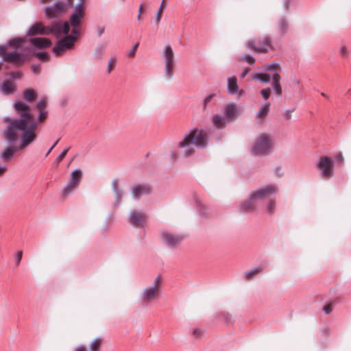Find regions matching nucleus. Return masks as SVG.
<instances>
[{
    "label": "nucleus",
    "instance_id": "obj_1",
    "mask_svg": "<svg viewBox=\"0 0 351 351\" xmlns=\"http://www.w3.org/2000/svg\"><path fill=\"white\" fill-rule=\"evenodd\" d=\"M4 123L6 124V128L3 132V135L7 141L12 144L21 136V144L16 147L10 145L5 147L0 153V159L3 162H8L14 156L16 151L21 150L29 145L34 140L32 136V124L31 122H26L25 119L21 121L10 119L9 117H4Z\"/></svg>",
    "mask_w": 351,
    "mask_h": 351
},
{
    "label": "nucleus",
    "instance_id": "obj_2",
    "mask_svg": "<svg viewBox=\"0 0 351 351\" xmlns=\"http://www.w3.org/2000/svg\"><path fill=\"white\" fill-rule=\"evenodd\" d=\"M84 16V8L82 5L77 6L75 12L69 18V21L56 23L51 27H45V34L51 33L57 37L67 35L71 27V35L78 38L81 29V22Z\"/></svg>",
    "mask_w": 351,
    "mask_h": 351
},
{
    "label": "nucleus",
    "instance_id": "obj_3",
    "mask_svg": "<svg viewBox=\"0 0 351 351\" xmlns=\"http://www.w3.org/2000/svg\"><path fill=\"white\" fill-rule=\"evenodd\" d=\"M43 34L44 25L41 23H36L28 31V40H25L23 38H16L10 40L6 46H14L16 49L25 47H30L32 49H41L44 48V38L38 36Z\"/></svg>",
    "mask_w": 351,
    "mask_h": 351
},
{
    "label": "nucleus",
    "instance_id": "obj_4",
    "mask_svg": "<svg viewBox=\"0 0 351 351\" xmlns=\"http://www.w3.org/2000/svg\"><path fill=\"white\" fill-rule=\"evenodd\" d=\"M193 145L197 147L203 149L208 145V134L203 130L195 128L191 130L184 138L178 143L179 148H184V155L186 156L193 154L195 152Z\"/></svg>",
    "mask_w": 351,
    "mask_h": 351
},
{
    "label": "nucleus",
    "instance_id": "obj_5",
    "mask_svg": "<svg viewBox=\"0 0 351 351\" xmlns=\"http://www.w3.org/2000/svg\"><path fill=\"white\" fill-rule=\"evenodd\" d=\"M276 191L277 188L275 186H269L254 192L248 199L243 202L241 206V211L243 213L255 211L256 204L258 201L264 199Z\"/></svg>",
    "mask_w": 351,
    "mask_h": 351
},
{
    "label": "nucleus",
    "instance_id": "obj_6",
    "mask_svg": "<svg viewBox=\"0 0 351 351\" xmlns=\"http://www.w3.org/2000/svg\"><path fill=\"white\" fill-rule=\"evenodd\" d=\"M273 146V141L271 136L266 134H261L252 148V152L255 155H264L270 152Z\"/></svg>",
    "mask_w": 351,
    "mask_h": 351
},
{
    "label": "nucleus",
    "instance_id": "obj_7",
    "mask_svg": "<svg viewBox=\"0 0 351 351\" xmlns=\"http://www.w3.org/2000/svg\"><path fill=\"white\" fill-rule=\"evenodd\" d=\"M245 47L248 49L259 53H266L274 49L271 39L267 36L259 38L257 40H249L246 42Z\"/></svg>",
    "mask_w": 351,
    "mask_h": 351
},
{
    "label": "nucleus",
    "instance_id": "obj_8",
    "mask_svg": "<svg viewBox=\"0 0 351 351\" xmlns=\"http://www.w3.org/2000/svg\"><path fill=\"white\" fill-rule=\"evenodd\" d=\"M160 285L161 278L160 276H157L154 281L153 285L146 287L142 291V301L144 303L148 304L158 299L161 294Z\"/></svg>",
    "mask_w": 351,
    "mask_h": 351
},
{
    "label": "nucleus",
    "instance_id": "obj_9",
    "mask_svg": "<svg viewBox=\"0 0 351 351\" xmlns=\"http://www.w3.org/2000/svg\"><path fill=\"white\" fill-rule=\"evenodd\" d=\"M14 106L15 110L18 112L20 118L19 119H14V118H9L10 119H14L16 121H21L22 119H25L26 122H31L32 124V136L35 137V122L34 116L30 113V108L29 106L23 102L21 100H17L14 104Z\"/></svg>",
    "mask_w": 351,
    "mask_h": 351
},
{
    "label": "nucleus",
    "instance_id": "obj_10",
    "mask_svg": "<svg viewBox=\"0 0 351 351\" xmlns=\"http://www.w3.org/2000/svg\"><path fill=\"white\" fill-rule=\"evenodd\" d=\"M62 39L60 40L53 47V51L56 56H60L64 53L67 50L72 49L77 38L74 35H64Z\"/></svg>",
    "mask_w": 351,
    "mask_h": 351
},
{
    "label": "nucleus",
    "instance_id": "obj_11",
    "mask_svg": "<svg viewBox=\"0 0 351 351\" xmlns=\"http://www.w3.org/2000/svg\"><path fill=\"white\" fill-rule=\"evenodd\" d=\"M265 70L269 71H275L272 76V86L275 93L278 97H281L282 94V90L280 85V75L278 71H280L281 67L278 63H272L265 66Z\"/></svg>",
    "mask_w": 351,
    "mask_h": 351
},
{
    "label": "nucleus",
    "instance_id": "obj_12",
    "mask_svg": "<svg viewBox=\"0 0 351 351\" xmlns=\"http://www.w3.org/2000/svg\"><path fill=\"white\" fill-rule=\"evenodd\" d=\"M83 172L80 169H77L71 172L69 180L63 190V194L67 196L77 189L82 179Z\"/></svg>",
    "mask_w": 351,
    "mask_h": 351
},
{
    "label": "nucleus",
    "instance_id": "obj_13",
    "mask_svg": "<svg viewBox=\"0 0 351 351\" xmlns=\"http://www.w3.org/2000/svg\"><path fill=\"white\" fill-rule=\"evenodd\" d=\"M163 57L165 63V75L168 78H171L173 75L175 58L173 49L170 45L165 46Z\"/></svg>",
    "mask_w": 351,
    "mask_h": 351
},
{
    "label": "nucleus",
    "instance_id": "obj_14",
    "mask_svg": "<svg viewBox=\"0 0 351 351\" xmlns=\"http://www.w3.org/2000/svg\"><path fill=\"white\" fill-rule=\"evenodd\" d=\"M317 167L324 178L329 179L333 176V161L328 156L321 157Z\"/></svg>",
    "mask_w": 351,
    "mask_h": 351
},
{
    "label": "nucleus",
    "instance_id": "obj_15",
    "mask_svg": "<svg viewBox=\"0 0 351 351\" xmlns=\"http://www.w3.org/2000/svg\"><path fill=\"white\" fill-rule=\"evenodd\" d=\"M32 50L29 49L27 55H30ZM27 54L17 51L4 53L3 60L6 62H13L16 65L22 64L26 60Z\"/></svg>",
    "mask_w": 351,
    "mask_h": 351
},
{
    "label": "nucleus",
    "instance_id": "obj_16",
    "mask_svg": "<svg viewBox=\"0 0 351 351\" xmlns=\"http://www.w3.org/2000/svg\"><path fill=\"white\" fill-rule=\"evenodd\" d=\"M66 10V5L63 2L57 1L53 5L45 9V15L49 18L58 17Z\"/></svg>",
    "mask_w": 351,
    "mask_h": 351
},
{
    "label": "nucleus",
    "instance_id": "obj_17",
    "mask_svg": "<svg viewBox=\"0 0 351 351\" xmlns=\"http://www.w3.org/2000/svg\"><path fill=\"white\" fill-rule=\"evenodd\" d=\"M163 241L169 247H174L180 244L184 237L181 235L174 234L169 232H163L161 234Z\"/></svg>",
    "mask_w": 351,
    "mask_h": 351
},
{
    "label": "nucleus",
    "instance_id": "obj_18",
    "mask_svg": "<svg viewBox=\"0 0 351 351\" xmlns=\"http://www.w3.org/2000/svg\"><path fill=\"white\" fill-rule=\"evenodd\" d=\"M223 112L228 122H231L237 119L239 110L237 105L232 102L225 106Z\"/></svg>",
    "mask_w": 351,
    "mask_h": 351
},
{
    "label": "nucleus",
    "instance_id": "obj_19",
    "mask_svg": "<svg viewBox=\"0 0 351 351\" xmlns=\"http://www.w3.org/2000/svg\"><path fill=\"white\" fill-rule=\"evenodd\" d=\"M146 221V215L141 212L133 211L130 213V222L136 227H141Z\"/></svg>",
    "mask_w": 351,
    "mask_h": 351
},
{
    "label": "nucleus",
    "instance_id": "obj_20",
    "mask_svg": "<svg viewBox=\"0 0 351 351\" xmlns=\"http://www.w3.org/2000/svg\"><path fill=\"white\" fill-rule=\"evenodd\" d=\"M211 120L213 125L219 130L223 129L226 127L227 122L228 121L225 116L219 114H214L212 117Z\"/></svg>",
    "mask_w": 351,
    "mask_h": 351
},
{
    "label": "nucleus",
    "instance_id": "obj_21",
    "mask_svg": "<svg viewBox=\"0 0 351 351\" xmlns=\"http://www.w3.org/2000/svg\"><path fill=\"white\" fill-rule=\"evenodd\" d=\"M228 90L232 95L239 93V95H242L243 93V90H239L236 77H231L228 79Z\"/></svg>",
    "mask_w": 351,
    "mask_h": 351
},
{
    "label": "nucleus",
    "instance_id": "obj_22",
    "mask_svg": "<svg viewBox=\"0 0 351 351\" xmlns=\"http://www.w3.org/2000/svg\"><path fill=\"white\" fill-rule=\"evenodd\" d=\"M270 110V103L263 104L256 112V118L263 122L267 116Z\"/></svg>",
    "mask_w": 351,
    "mask_h": 351
},
{
    "label": "nucleus",
    "instance_id": "obj_23",
    "mask_svg": "<svg viewBox=\"0 0 351 351\" xmlns=\"http://www.w3.org/2000/svg\"><path fill=\"white\" fill-rule=\"evenodd\" d=\"M149 192L150 189L148 187L141 185H136L132 189V194L134 197H139L143 195L149 194Z\"/></svg>",
    "mask_w": 351,
    "mask_h": 351
},
{
    "label": "nucleus",
    "instance_id": "obj_24",
    "mask_svg": "<svg viewBox=\"0 0 351 351\" xmlns=\"http://www.w3.org/2000/svg\"><path fill=\"white\" fill-rule=\"evenodd\" d=\"M102 345V339L101 337L95 338L89 344L90 351H99Z\"/></svg>",
    "mask_w": 351,
    "mask_h": 351
},
{
    "label": "nucleus",
    "instance_id": "obj_25",
    "mask_svg": "<svg viewBox=\"0 0 351 351\" xmlns=\"http://www.w3.org/2000/svg\"><path fill=\"white\" fill-rule=\"evenodd\" d=\"M252 80H258L261 82H269L271 80V76L268 73H253Z\"/></svg>",
    "mask_w": 351,
    "mask_h": 351
},
{
    "label": "nucleus",
    "instance_id": "obj_26",
    "mask_svg": "<svg viewBox=\"0 0 351 351\" xmlns=\"http://www.w3.org/2000/svg\"><path fill=\"white\" fill-rule=\"evenodd\" d=\"M277 29L279 34L282 35L287 32L288 29V22L285 19H281L279 20Z\"/></svg>",
    "mask_w": 351,
    "mask_h": 351
},
{
    "label": "nucleus",
    "instance_id": "obj_27",
    "mask_svg": "<svg viewBox=\"0 0 351 351\" xmlns=\"http://www.w3.org/2000/svg\"><path fill=\"white\" fill-rule=\"evenodd\" d=\"M36 97V93L32 89H27L23 92V99L27 101H32Z\"/></svg>",
    "mask_w": 351,
    "mask_h": 351
},
{
    "label": "nucleus",
    "instance_id": "obj_28",
    "mask_svg": "<svg viewBox=\"0 0 351 351\" xmlns=\"http://www.w3.org/2000/svg\"><path fill=\"white\" fill-rule=\"evenodd\" d=\"M14 86L13 84L9 81L4 82L2 84V91L5 94L11 93L14 91Z\"/></svg>",
    "mask_w": 351,
    "mask_h": 351
},
{
    "label": "nucleus",
    "instance_id": "obj_29",
    "mask_svg": "<svg viewBox=\"0 0 351 351\" xmlns=\"http://www.w3.org/2000/svg\"><path fill=\"white\" fill-rule=\"evenodd\" d=\"M166 6H167V3L166 2H161V4L160 5V8L156 13V23H159L160 20H161V18H162V13H163V11L166 8Z\"/></svg>",
    "mask_w": 351,
    "mask_h": 351
},
{
    "label": "nucleus",
    "instance_id": "obj_30",
    "mask_svg": "<svg viewBox=\"0 0 351 351\" xmlns=\"http://www.w3.org/2000/svg\"><path fill=\"white\" fill-rule=\"evenodd\" d=\"M117 64V58L114 56H112L108 62V66L106 71L108 74H110L114 69Z\"/></svg>",
    "mask_w": 351,
    "mask_h": 351
},
{
    "label": "nucleus",
    "instance_id": "obj_31",
    "mask_svg": "<svg viewBox=\"0 0 351 351\" xmlns=\"http://www.w3.org/2000/svg\"><path fill=\"white\" fill-rule=\"evenodd\" d=\"M276 202L274 199H271L267 204V212L269 215H273L275 212Z\"/></svg>",
    "mask_w": 351,
    "mask_h": 351
},
{
    "label": "nucleus",
    "instance_id": "obj_32",
    "mask_svg": "<svg viewBox=\"0 0 351 351\" xmlns=\"http://www.w3.org/2000/svg\"><path fill=\"white\" fill-rule=\"evenodd\" d=\"M239 60L245 62L250 64H254L255 63V59L249 54H244L239 57Z\"/></svg>",
    "mask_w": 351,
    "mask_h": 351
},
{
    "label": "nucleus",
    "instance_id": "obj_33",
    "mask_svg": "<svg viewBox=\"0 0 351 351\" xmlns=\"http://www.w3.org/2000/svg\"><path fill=\"white\" fill-rule=\"evenodd\" d=\"M37 107L41 108L39 112L38 119L40 121H42L44 119V110L43 109L44 108V99L39 101L37 104Z\"/></svg>",
    "mask_w": 351,
    "mask_h": 351
},
{
    "label": "nucleus",
    "instance_id": "obj_34",
    "mask_svg": "<svg viewBox=\"0 0 351 351\" xmlns=\"http://www.w3.org/2000/svg\"><path fill=\"white\" fill-rule=\"evenodd\" d=\"M215 94H210L204 99L202 106V109L204 111L206 110L208 104L215 97Z\"/></svg>",
    "mask_w": 351,
    "mask_h": 351
},
{
    "label": "nucleus",
    "instance_id": "obj_35",
    "mask_svg": "<svg viewBox=\"0 0 351 351\" xmlns=\"http://www.w3.org/2000/svg\"><path fill=\"white\" fill-rule=\"evenodd\" d=\"M261 271V269H255L254 270L248 271L245 274V278H246V279L250 280L255 275L259 274Z\"/></svg>",
    "mask_w": 351,
    "mask_h": 351
},
{
    "label": "nucleus",
    "instance_id": "obj_36",
    "mask_svg": "<svg viewBox=\"0 0 351 351\" xmlns=\"http://www.w3.org/2000/svg\"><path fill=\"white\" fill-rule=\"evenodd\" d=\"M23 252L22 251H18L14 255L15 266L18 267L22 259Z\"/></svg>",
    "mask_w": 351,
    "mask_h": 351
},
{
    "label": "nucleus",
    "instance_id": "obj_37",
    "mask_svg": "<svg viewBox=\"0 0 351 351\" xmlns=\"http://www.w3.org/2000/svg\"><path fill=\"white\" fill-rule=\"evenodd\" d=\"M138 45H139L138 43H136L133 46L132 49L127 53V56L129 58H134L135 56L136 51L137 50V48H138Z\"/></svg>",
    "mask_w": 351,
    "mask_h": 351
},
{
    "label": "nucleus",
    "instance_id": "obj_38",
    "mask_svg": "<svg viewBox=\"0 0 351 351\" xmlns=\"http://www.w3.org/2000/svg\"><path fill=\"white\" fill-rule=\"evenodd\" d=\"M145 5L143 3L141 4L138 8V14L137 16V20L138 21H142V15L144 13Z\"/></svg>",
    "mask_w": 351,
    "mask_h": 351
},
{
    "label": "nucleus",
    "instance_id": "obj_39",
    "mask_svg": "<svg viewBox=\"0 0 351 351\" xmlns=\"http://www.w3.org/2000/svg\"><path fill=\"white\" fill-rule=\"evenodd\" d=\"M261 94L265 99H267L270 97L271 89L269 88L263 89L261 91Z\"/></svg>",
    "mask_w": 351,
    "mask_h": 351
},
{
    "label": "nucleus",
    "instance_id": "obj_40",
    "mask_svg": "<svg viewBox=\"0 0 351 351\" xmlns=\"http://www.w3.org/2000/svg\"><path fill=\"white\" fill-rule=\"evenodd\" d=\"M340 55L343 58H347L348 56V50L345 45H343L340 47L339 50Z\"/></svg>",
    "mask_w": 351,
    "mask_h": 351
},
{
    "label": "nucleus",
    "instance_id": "obj_41",
    "mask_svg": "<svg viewBox=\"0 0 351 351\" xmlns=\"http://www.w3.org/2000/svg\"><path fill=\"white\" fill-rule=\"evenodd\" d=\"M324 311L326 314H330L332 311V304H328L323 308Z\"/></svg>",
    "mask_w": 351,
    "mask_h": 351
},
{
    "label": "nucleus",
    "instance_id": "obj_42",
    "mask_svg": "<svg viewBox=\"0 0 351 351\" xmlns=\"http://www.w3.org/2000/svg\"><path fill=\"white\" fill-rule=\"evenodd\" d=\"M10 77L14 79H19L21 77V73L20 72H12L10 74Z\"/></svg>",
    "mask_w": 351,
    "mask_h": 351
},
{
    "label": "nucleus",
    "instance_id": "obj_43",
    "mask_svg": "<svg viewBox=\"0 0 351 351\" xmlns=\"http://www.w3.org/2000/svg\"><path fill=\"white\" fill-rule=\"evenodd\" d=\"M73 351H88L84 345H80L77 346Z\"/></svg>",
    "mask_w": 351,
    "mask_h": 351
},
{
    "label": "nucleus",
    "instance_id": "obj_44",
    "mask_svg": "<svg viewBox=\"0 0 351 351\" xmlns=\"http://www.w3.org/2000/svg\"><path fill=\"white\" fill-rule=\"evenodd\" d=\"M33 55H34L36 57H37L40 60H44V51H40L37 53H33Z\"/></svg>",
    "mask_w": 351,
    "mask_h": 351
},
{
    "label": "nucleus",
    "instance_id": "obj_45",
    "mask_svg": "<svg viewBox=\"0 0 351 351\" xmlns=\"http://www.w3.org/2000/svg\"><path fill=\"white\" fill-rule=\"evenodd\" d=\"M293 112V110H287L285 114L284 117L287 120H289L291 118V113Z\"/></svg>",
    "mask_w": 351,
    "mask_h": 351
},
{
    "label": "nucleus",
    "instance_id": "obj_46",
    "mask_svg": "<svg viewBox=\"0 0 351 351\" xmlns=\"http://www.w3.org/2000/svg\"><path fill=\"white\" fill-rule=\"evenodd\" d=\"M193 333L196 337H199L202 335L203 332L200 329L197 328L193 330Z\"/></svg>",
    "mask_w": 351,
    "mask_h": 351
},
{
    "label": "nucleus",
    "instance_id": "obj_47",
    "mask_svg": "<svg viewBox=\"0 0 351 351\" xmlns=\"http://www.w3.org/2000/svg\"><path fill=\"white\" fill-rule=\"evenodd\" d=\"M250 71V69L248 68V67H246L243 69V71H242V73H241V78H244L246 75L249 73V71Z\"/></svg>",
    "mask_w": 351,
    "mask_h": 351
},
{
    "label": "nucleus",
    "instance_id": "obj_48",
    "mask_svg": "<svg viewBox=\"0 0 351 351\" xmlns=\"http://www.w3.org/2000/svg\"><path fill=\"white\" fill-rule=\"evenodd\" d=\"M8 167L7 165H0V176L3 175L6 171Z\"/></svg>",
    "mask_w": 351,
    "mask_h": 351
},
{
    "label": "nucleus",
    "instance_id": "obj_49",
    "mask_svg": "<svg viewBox=\"0 0 351 351\" xmlns=\"http://www.w3.org/2000/svg\"><path fill=\"white\" fill-rule=\"evenodd\" d=\"M337 160L339 162H343V158L341 154H339V155L337 156Z\"/></svg>",
    "mask_w": 351,
    "mask_h": 351
},
{
    "label": "nucleus",
    "instance_id": "obj_50",
    "mask_svg": "<svg viewBox=\"0 0 351 351\" xmlns=\"http://www.w3.org/2000/svg\"><path fill=\"white\" fill-rule=\"evenodd\" d=\"M39 66L38 65H33L32 66V70L34 73H36L38 71Z\"/></svg>",
    "mask_w": 351,
    "mask_h": 351
},
{
    "label": "nucleus",
    "instance_id": "obj_51",
    "mask_svg": "<svg viewBox=\"0 0 351 351\" xmlns=\"http://www.w3.org/2000/svg\"><path fill=\"white\" fill-rule=\"evenodd\" d=\"M58 140L56 141L53 145L51 146V147L49 149V151L47 152V153L45 154V156L48 155L51 152V150L55 147V146L58 144Z\"/></svg>",
    "mask_w": 351,
    "mask_h": 351
},
{
    "label": "nucleus",
    "instance_id": "obj_52",
    "mask_svg": "<svg viewBox=\"0 0 351 351\" xmlns=\"http://www.w3.org/2000/svg\"><path fill=\"white\" fill-rule=\"evenodd\" d=\"M5 52V47L4 46H0V55L4 56Z\"/></svg>",
    "mask_w": 351,
    "mask_h": 351
},
{
    "label": "nucleus",
    "instance_id": "obj_53",
    "mask_svg": "<svg viewBox=\"0 0 351 351\" xmlns=\"http://www.w3.org/2000/svg\"><path fill=\"white\" fill-rule=\"evenodd\" d=\"M68 151H69V148L64 149L63 152L60 154V156L64 158V156L66 155Z\"/></svg>",
    "mask_w": 351,
    "mask_h": 351
},
{
    "label": "nucleus",
    "instance_id": "obj_54",
    "mask_svg": "<svg viewBox=\"0 0 351 351\" xmlns=\"http://www.w3.org/2000/svg\"><path fill=\"white\" fill-rule=\"evenodd\" d=\"M45 48L49 47L51 45V41L47 38H45Z\"/></svg>",
    "mask_w": 351,
    "mask_h": 351
},
{
    "label": "nucleus",
    "instance_id": "obj_55",
    "mask_svg": "<svg viewBox=\"0 0 351 351\" xmlns=\"http://www.w3.org/2000/svg\"><path fill=\"white\" fill-rule=\"evenodd\" d=\"M62 160H63V158L59 155L58 157L57 158L56 160V165H58Z\"/></svg>",
    "mask_w": 351,
    "mask_h": 351
},
{
    "label": "nucleus",
    "instance_id": "obj_56",
    "mask_svg": "<svg viewBox=\"0 0 351 351\" xmlns=\"http://www.w3.org/2000/svg\"><path fill=\"white\" fill-rule=\"evenodd\" d=\"M104 32V28L102 27V28H100L99 29V35H101Z\"/></svg>",
    "mask_w": 351,
    "mask_h": 351
},
{
    "label": "nucleus",
    "instance_id": "obj_57",
    "mask_svg": "<svg viewBox=\"0 0 351 351\" xmlns=\"http://www.w3.org/2000/svg\"><path fill=\"white\" fill-rule=\"evenodd\" d=\"M45 61H47L49 58V55L47 53H45Z\"/></svg>",
    "mask_w": 351,
    "mask_h": 351
},
{
    "label": "nucleus",
    "instance_id": "obj_58",
    "mask_svg": "<svg viewBox=\"0 0 351 351\" xmlns=\"http://www.w3.org/2000/svg\"><path fill=\"white\" fill-rule=\"evenodd\" d=\"M321 95L324 97H327L328 96L324 93H322Z\"/></svg>",
    "mask_w": 351,
    "mask_h": 351
},
{
    "label": "nucleus",
    "instance_id": "obj_59",
    "mask_svg": "<svg viewBox=\"0 0 351 351\" xmlns=\"http://www.w3.org/2000/svg\"><path fill=\"white\" fill-rule=\"evenodd\" d=\"M162 2H166V0H162Z\"/></svg>",
    "mask_w": 351,
    "mask_h": 351
},
{
    "label": "nucleus",
    "instance_id": "obj_60",
    "mask_svg": "<svg viewBox=\"0 0 351 351\" xmlns=\"http://www.w3.org/2000/svg\"><path fill=\"white\" fill-rule=\"evenodd\" d=\"M44 0H40V3H42Z\"/></svg>",
    "mask_w": 351,
    "mask_h": 351
}]
</instances>
